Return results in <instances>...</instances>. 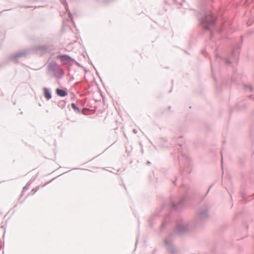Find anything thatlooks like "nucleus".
<instances>
[{"label":"nucleus","mask_w":254,"mask_h":254,"mask_svg":"<svg viewBox=\"0 0 254 254\" xmlns=\"http://www.w3.org/2000/svg\"><path fill=\"white\" fill-rule=\"evenodd\" d=\"M60 59L62 61H69L70 60V58L67 56H62L60 57Z\"/></svg>","instance_id":"obj_4"},{"label":"nucleus","mask_w":254,"mask_h":254,"mask_svg":"<svg viewBox=\"0 0 254 254\" xmlns=\"http://www.w3.org/2000/svg\"><path fill=\"white\" fill-rule=\"evenodd\" d=\"M214 21L211 15H208L203 18L201 24L205 28H208L209 25L212 24Z\"/></svg>","instance_id":"obj_1"},{"label":"nucleus","mask_w":254,"mask_h":254,"mask_svg":"<svg viewBox=\"0 0 254 254\" xmlns=\"http://www.w3.org/2000/svg\"><path fill=\"white\" fill-rule=\"evenodd\" d=\"M37 191V188H36V189H33L32 190V192L33 194L35 193L36 191Z\"/></svg>","instance_id":"obj_5"},{"label":"nucleus","mask_w":254,"mask_h":254,"mask_svg":"<svg viewBox=\"0 0 254 254\" xmlns=\"http://www.w3.org/2000/svg\"><path fill=\"white\" fill-rule=\"evenodd\" d=\"M56 93L59 96L61 97H64L67 95V93L65 91L60 89L56 90Z\"/></svg>","instance_id":"obj_2"},{"label":"nucleus","mask_w":254,"mask_h":254,"mask_svg":"<svg viewBox=\"0 0 254 254\" xmlns=\"http://www.w3.org/2000/svg\"><path fill=\"white\" fill-rule=\"evenodd\" d=\"M44 95H45V98L47 100H49L50 99H51V95L50 92L49 91V90L47 88H44Z\"/></svg>","instance_id":"obj_3"}]
</instances>
